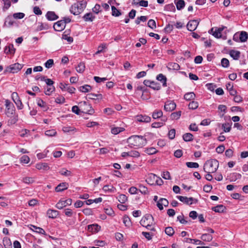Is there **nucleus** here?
Segmentation results:
<instances>
[{"instance_id":"f257e3e1","label":"nucleus","mask_w":248,"mask_h":248,"mask_svg":"<svg viewBox=\"0 0 248 248\" xmlns=\"http://www.w3.org/2000/svg\"><path fill=\"white\" fill-rule=\"evenodd\" d=\"M127 142L131 147L135 146L140 148L146 145L147 140L142 136L133 135L128 138Z\"/></svg>"},{"instance_id":"f03ea898","label":"nucleus","mask_w":248,"mask_h":248,"mask_svg":"<svg viewBox=\"0 0 248 248\" xmlns=\"http://www.w3.org/2000/svg\"><path fill=\"white\" fill-rule=\"evenodd\" d=\"M86 6L87 2L86 0L77 1L71 5L70 12L74 15H78L84 11Z\"/></svg>"},{"instance_id":"7ed1b4c3","label":"nucleus","mask_w":248,"mask_h":248,"mask_svg":"<svg viewBox=\"0 0 248 248\" xmlns=\"http://www.w3.org/2000/svg\"><path fill=\"white\" fill-rule=\"evenodd\" d=\"M218 165V161L216 159L207 160L204 164L203 170L206 173H214L217 170Z\"/></svg>"},{"instance_id":"20e7f679","label":"nucleus","mask_w":248,"mask_h":248,"mask_svg":"<svg viewBox=\"0 0 248 248\" xmlns=\"http://www.w3.org/2000/svg\"><path fill=\"white\" fill-rule=\"evenodd\" d=\"M79 107L83 113L92 114L94 112V110L92 108L91 106L85 101L79 103Z\"/></svg>"},{"instance_id":"39448f33","label":"nucleus","mask_w":248,"mask_h":248,"mask_svg":"<svg viewBox=\"0 0 248 248\" xmlns=\"http://www.w3.org/2000/svg\"><path fill=\"white\" fill-rule=\"evenodd\" d=\"M6 111L5 114L9 117H12L14 115L15 108L14 105L8 99L5 100Z\"/></svg>"},{"instance_id":"423d86ee","label":"nucleus","mask_w":248,"mask_h":248,"mask_svg":"<svg viewBox=\"0 0 248 248\" xmlns=\"http://www.w3.org/2000/svg\"><path fill=\"white\" fill-rule=\"evenodd\" d=\"M140 223L142 226H149V224H154V218L151 215L146 214L141 218Z\"/></svg>"},{"instance_id":"0eeeda50","label":"nucleus","mask_w":248,"mask_h":248,"mask_svg":"<svg viewBox=\"0 0 248 248\" xmlns=\"http://www.w3.org/2000/svg\"><path fill=\"white\" fill-rule=\"evenodd\" d=\"M177 198L179 199L181 202L183 203L191 205L193 203H196L198 202V200L192 197L188 198L187 197H184L182 196H177Z\"/></svg>"},{"instance_id":"6e6552de","label":"nucleus","mask_w":248,"mask_h":248,"mask_svg":"<svg viewBox=\"0 0 248 248\" xmlns=\"http://www.w3.org/2000/svg\"><path fill=\"white\" fill-rule=\"evenodd\" d=\"M226 28L225 26H222L220 28H212L209 31V32L212 34V35L217 38H219L221 37V32L223 30Z\"/></svg>"},{"instance_id":"1a4fd4ad","label":"nucleus","mask_w":248,"mask_h":248,"mask_svg":"<svg viewBox=\"0 0 248 248\" xmlns=\"http://www.w3.org/2000/svg\"><path fill=\"white\" fill-rule=\"evenodd\" d=\"M22 67L23 66L22 64L19 63H16L7 67L6 70V71L10 73H16L20 71L22 69Z\"/></svg>"},{"instance_id":"9d476101","label":"nucleus","mask_w":248,"mask_h":248,"mask_svg":"<svg viewBox=\"0 0 248 248\" xmlns=\"http://www.w3.org/2000/svg\"><path fill=\"white\" fill-rule=\"evenodd\" d=\"M72 201L71 199H68L65 200H60L56 204L55 207L58 209H62L67 205H70L72 204Z\"/></svg>"},{"instance_id":"9b49d317","label":"nucleus","mask_w":248,"mask_h":248,"mask_svg":"<svg viewBox=\"0 0 248 248\" xmlns=\"http://www.w3.org/2000/svg\"><path fill=\"white\" fill-rule=\"evenodd\" d=\"M176 105L175 103L172 101H167L164 106V110L166 111H171L176 108Z\"/></svg>"},{"instance_id":"f8f14e48","label":"nucleus","mask_w":248,"mask_h":248,"mask_svg":"<svg viewBox=\"0 0 248 248\" xmlns=\"http://www.w3.org/2000/svg\"><path fill=\"white\" fill-rule=\"evenodd\" d=\"M199 23V22L198 21V20H192L189 21L186 26L187 30L191 31H195Z\"/></svg>"},{"instance_id":"ddd939ff","label":"nucleus","mask_w":248,"mask_h":248,"mask_svg":"<svg viewBox=\"0 0 248 248\" xmlns=\"http://www.w3.org/2000/svg\"><path fill=\"white\" fill-rule=\"evenodd\" d=\"M59 87L62 90H66L70 93H75L76 89L73 87H71L68 84H64L60 83Z\"/></svg>"},{"instance_id":"4468645a","label":"nucleus","mask_w":248,"mask_h":248,"mask_svg":"<svg viewBox=\"0 0 248 248\" xmlns=\"http://www.w3.org/2000/svg\"><path fill=\"white\" fill-rule=\"evenodd\" d=\"M65 26H64V22L63 20H60L54 23L53 28L56 31H62Z\"/></svg>"},{"instance_id":"2eb2a0df","label":"nucleus","mask_w":248,"mask_h":248,"mask_svg":"<svg viewBox=\"0 0 248 248\" xmlns=\"http://www.w3.org/2000/svg\"><path fill=\"white\" fill-rule=\"evenodd\" d=\"M156 178L157 176L156 175L153 173H150L148 175L146 181L148 184L151 185H154L155 183Z\"/></svg>"},{"instance_id":"dca6fc26","label":"nucleus","mask_w":248,"mask_h":248,"mask_svg":"<svg viewBox=\"0 0 248 248\" xmlns=\"http://www.w3.org/2000/svg\"><path fill=\"white\" fill-rule=\"evenodd\" d=\"M16 51V49L14 47L13 44H9L8 46H6L4 48V52L5 53L14 54Z\"/></svg>"},{"instance_id":"f3484780","label":"nucleus","mask_w":248,"mask_h":248,"mask_svg":"<svg viewBox=\"0 0 248 248\" xmlns=\"http://www.w3.org/2000/svg\"><path fill=\"white\" fill-rule=\"evenodd\" d=\"M100 229V226L96 224H91L88 226V230L93 233L99 232Z\"/></svg>"},{"instance_id":"a211bd4d","label":"nucleus","mask_w":248,"mask_h":248,"mask_svg":"<svg viewBox=\"0 0 248 248\" xmlns=\"http://www.w3.org/2000/svg\"><path fill=\"white\" fill-rule=\"evenodd\" d=\"M68 184L64 182L60 183L59 185H58L55 187V190L56 192H61L62 191H63L64 190H65L68 188Z\"/></svg>"},{"instance_id":"6ab92c4d","label":"nucleus","mask_w":248,"mask_h":248,"mask_svg":"<svg viewBox=\"0 0 248 248\" xmlns=\"http://www.w3.org/2000/svg\"><path fill=\"white\" fill-rule=\"evenodd\" d=\"M46 18L50 21L55 20L57 19L59 17L56 15L54 12L48 11L46 14Z\"/></svg>"},{"instance_id":"aec40b11","label":"nucleus","mask_w":248,"mask_h":248,"mask_svg":"<svg viewBox=\"0 0 248 248\" xmlns=\"http://www.w3.org/2000/svg\"><path fill=\"white\" fill-rule=\"evenodd\" d=\"M46 214L49 218H55L59 215V212L55 210L48 209Z\"/></svg>"},{"instance_id":"412c9836","label":"nucleus","mask_w":248,"mask_h":248,"mask_svg":"<svg viewBox=\"0 0 248 248\" xmlns=\"http://www.w3.org/2000/svg\"><path fill=\"white\" fill-rule=\"evenodd\" d=\"M248 39V33L245 31H241L239 32V41L245 42Z\"/></svg>"},{"instance_id":"4be33fe9","label":"nucleus","mask_w":248,"mask_h":248,"mask_svg":"<svg viewBox=\"0 0 248 248\" xmlns=\"http://www.w3.org/2000/svg\"><path fill=\"white\" fill-rule=\"evenodd\" d=\"M174 3L178 10H181L185 6V2L184 0H174Z\"/></svg>"},{"instance_id":"5701e85b","label":"nucleus","mask_w":248,"mask_h":248,"mask_svg":"<svg viewBox=\"0 0 248 248\" xmlns=\"http://www.w3.org/2000/svg\"><path fill=\"white\" fill-rule=\"evenodd\" d=\"M156 79L162 83L164 87L167 86V78L162 74H159L156 77Z\"/></svg>"},{"instance_id":"b1692460","label":"nucleus","mask_w":248,"mask_h":248,"mask_svg":"<svg viewBox=\"0 0 248 248\" xmlns=\"http://www.w3.org/2000/svg\"><path fill=\"white\" fill-rule=\"evenodd\" d=\"M230 55L235 60L239 59L240 56V52L237 50H231L229 52Z\"/></svg>"},{"instance_id":"393cba45","label":"nucleus","mask_w":248,"mask_h":248,"mask_svg":"<svg viewBox=\"0 0 248 248\" xmlns=\"http://www.w3.org/2000/svg\"><path fill=\"white\" fill-rule=\"evenodd\" d=\"M151 117L146 115H140L137 116V120L140 122L149 123L151 121Z\"/></svg>"},{"instance_id":"a878e982","label":"nucleus","mask_w":248,"mask_h":248,"mask_svg":"<svg viewBox=\"0 0 248 248\" xmlns=\"http://www.w3.org/2000/svg\"><path fill=\"white\" fill-rule=\"evenodd\" d=\"M226 209V208L223 205H218L216 206L213 207L212 208V210L215 212L217 213H222Z\"/></svg>"},{"instance_id":"bb28decb","label":"nucleus","mask_w":248,"mask_h":248,"mask_svg":"<svg viewBox=\"0 0 248 248\" xmlns=\"http://www.w3.org/2000/svg\"><path fill=\"white\" fill-rule=\"evenodd\" d=\"M83 18L86 22H92L95 18V16H93L92 13H88L84 15L83 16Z\"/></svg>"},{"instance_id":"cd10ccee","label":"nucleus","mask_w":248,"mask_h":248,"mask_svg":"<svg viewBox=\"0 0 248 248\" xmlns=\"http://www.w3.org/2000/svg\"><path fill=\"white\" fill-rule=\"evenodd\" d=\"M92 88L89 85H84L83 86H81L79 88V90L80 92L82 93H88L91 91Z\"/></svg>"},{"instance_id":"c85d7f7f","label":"nucleus","mask_w":248,"mask_h":248,"mask_svg":"<svg viewBox=\"0 0 248 248\" xmlns=\"http://www.w3.org/2000/svg\"><path fill=\"white\" fill-rule=\"evenodd\" d=\"M201 238L204 241L210 242L213 239V236L211 234L208 233H204L202 234Z\"/></svg>"},{"instance_id":"c756f323","label":"nucleus","mask_w":248,"mask_h":248,"mask_svg":"<svg viewBox=\"0 0 248 248\" xmlns=\"http://www.w3.org/2000/svg\"><path fill=\"white\" fill-rule=\"evenodd\" d=\"M168 68L169 69L178 70L180 69V65L175 62H170L168 63Z\"/></svg>"},{"instance_id":"7c9ffc66","label":"nucleus","mask_w":248,"mask_h":248,"mask_svg":"<svg viewBox=\"0 0 248 248\" xmlns=\"http://www.w3.org/2000/svg\"><path fill=\"white\" fill-rule=\"evenodd\" d=\"M163 116V112L161 110H155L152 114V117L154 119L161 118Z\"/></svg>"},{"instance_id":"2f4dec72","label":"nucleus","mask_w":248,"mask_h":248,"mask_svg":"<svg viewBox=\"0 0 248 248\" xmlns=\"http://www.w3.org/2000/svg\"><path fill=\"white\" fill-rule=\"evenodd\" d=\"M123 223L126 227H130L132 225L130 218L126 215L123 217Z\"/></svg>"},{"instance_id":"473e14b6","label":"nucleus","mask_w":248,"mask_h":248,"mask_svg":"<svg viewBox=\"0 0 248 248\" xmlns=\"http://www.w3.org/2000/svg\"><path fill=\"white\" fill-rule=\"evenodd\" d=\"M36 168L38 170L43 169L45 170H47L49 169L48 165L47 163H46L37 164L36 165Z\"/></svg>"},{"instance_id":"72a5a7b5","label":"nucleus","mask_w":248,"mask_h":248,"mask_svg":"<svg viewBox=\"0 0 248 248\" xmlns=\"http://www.w3.org/2000/svg\"><path fill=\"white\" fill-rule=\"evenodd\" d=\"M3 244L5 248H11L12 243L10 239L8 237H4L3 239Z\"/></svg>"},{"instance_id":"f704fd0d","label":"nucleus","mask_w":248,"mask_h":248,"mask_svg":"<svg viewBox=\"0 0 248 248\" xmlns=\"http://www.w3.org/2000/svg\"><path fill=\"white\" fill-rule=\"evenodd\" d=\"M195 94L193 92L187 93L184 95V99L189 101L194 99L195 97Z\"/></svg>"},{"instance_id":"c9c22d12","label":"nucleus","mask_w":248,"mask_h":248,"mask_svg":"<svg viewBox=\"0 0 248 248\" xmlns=\"http://www.w3.org/2000/svg\"><path fill=\"white\" fill-rule=\"evenodd\" d=\"M39 25L38 26L36 31H41L44 30H47L49 28V26L47 24L44 23H39Z\"/></svg>"},{"instance_id":"e433bc0d","label":"nucleus","mask_w":248,"mask_h":248,"mask_svg":"<svg viewBox=\"0 0 248 248\" xmlns=\"http://www.w3.org/2000/svg\"><path fill=\"white\" fill-rule=\"evenodd\" d=\"M183 138L185 141H190L193 140V136L192 134L187 133L183 135Z\"/></svg>"},{"instance_id":"4c0bfd02","label":"nucleus","mask_w":248,"mask_h":248,"mask_svg":"<svg viewBox=\"0 0 248 248\" xmlns=\"http://www.w3.org/2000/svg\"><path fill=\"white\" fill-rule=\"evenodd\" d=\"M124 129L121 127H112L111 129V133L114 135H117L119 133L124 131Z\"/></svg>"},{"instance_id":"58836bf2","label":"nucleus","mask_w":248,"mask_h":248,"mask_svg":"<svg viewBox=\"0 0 248 248\" xmlns=\"http://www.w3.org/2000/svg\"><path fill=\"white\" fill-rule=\"evenodd\" d=\"M85 64L83 62H80L77 67H76V71L79 73H83L85 70Z\"/></svg>"},{"instance_id":"ea45409f","label":"nucleus","mask_w":248,"mask_h":248,"mask_svg":"<svg viewBox=\"0 0 248 248\" xmlns=\"http://www.w3.org/2000/svg\"><path fill=\"white\" fill-rule=\"evenodd\" d=\"M112 15L114 16H119L122 15L120 10L117 9L115 6H111Z\"/></svg>"},{"instance_id":"a19ab883","label":"nucleus","mask_w":248,"mask_h":248,"mask_svg":"<svg viewBox=\"0 0 248 248\" xmlns=\"http://www.w3.org/2000/svg\"><path fill=\"white\" fill-rule=\"evenodd\" d=\"M181 115V111H178L173 112L170 115V118L172 120H178Z\"/></svg>"},{"instance_id":"79ce46f5","label":"nucleus","mask_w":248,"mask_h":248,"mask_svg":"<svg viewBox=\"0 0 248 248\" xmlns=\"http://www.w3.org/2000/svg\"><path fill=\"white\" fill-rule=\"evenodd\" d=\"M87 97L90 99H94L95 97H97V99H101L102 95L101 94L89 93L87 95Z\"/></svg>"},{"instance_id":"37998d69","label":"nucleus","mask_w":248,"mask_h":248,"mask_svg":"<svg viewBox=\"0 0 248 248\" xmlns=\"http://www.w3.org/2000/svg\"><path fill=\"white\" fill-rule=\"evenodd\" d=\"M32 228H31V230L37 233H39L40 234H45V231L41 228L35 226L34 225L31 226Z\"/></svg>"},{"instance_id":"c03bdc74","label":"nucleus","mask_w":248,"mask_h":248,"mask_svg":"<svg viewBox=\"0 0 248 248\" xmlns=\"http://www.w3.org/2000/svg\"><path fill=\"white\" fill-rule=\"evenodd\" d=\"M103 190L105 192H114L115 188L112 186L105 185L103 186Z\"/></svg>"},{"instance_id":"a18cd8bd","label":"nucleus","mask_w":248,"mask_h":248,"mask_svg":"<svg viewBox=\"0 0 248 248\" xmlns=\"http://www.w3.org/2000/svg\"><path fill=\"white\" fill-rule=\"evenodd\" d=\"M22 181L25 184H30L33 183L34 182V179L33 177H26L23 178Z\"/></svg>"},{"instance_id":"49530a36","label":"nucleus","mask_w":248,"mask_h":248,"mask_svg":"<svg viewBox=\"0 0 248 248\" xmlns=\"http://www.w3.org/2000/svg\"><path fill=\"white\" fill-rule=\"evenodd\" d=\"M14 21L13 20V17L11 16H8L5 21V24H7L9 26H11L13 25Z\"/></svg>"},{"instance_id":"de8ad7c7","label":"nucleus","mask_w":248,"mask_h":248,"mask_svg":"<svg viewBox=\"0 0 248 248\" xmlns=\"http://www.w3.org/2000/svg\"><path fill=\"white\" fill-rule=\"evenodd\" d=\"M57 132L55 129H50L46 130L45 132V135L48 137H53L56 136Z\"/></svg>"},{"instance_id":"09e8293b","label":"nucleus","mask_w":248,"mask_h":248,"mask_svg":"<svg viewBox=\"0 0 248 248\" xmlns=\"http://www.w3.org/2000/svg\"><path fill=\"white\" fill-rule=\"evenodd\" d=\"M165 233L169 236H172L174 233L173 229L171 227H166L165 230Z\"/></svg>"},{"instance_id":"8fccbe9b","label":"nucleus","mask_w":248,"mask_h":248,"mask_svg":"<svg viewBox=\"0 0 248 248\" xmlns=\"http://www.w3.org/2000/svg\"><path fill=\"white\" fill-rule=\"evenodd\" d=\"M199 106L198 103L196 101H191L188 105V108L189 109H195L198 108Z\"/></svg>"},{"instance_id":"3c124183","label":"nucleus","mask_w":248,"mask_h":248,"mask_svg":"<svg viewBox=\"0 0 248 248\" xmlns=\"http://www.w3.org/2000/svg\"><path fill=\"white\" fill-rule=\"evenodd\" d=\"M118 200L121 203H124L127 201V197L124 194H121L118 196Z\"/></svg>"},{"instance_id":"603ef678","label":"nucleus","mask_w":248,"mask_h":248,"mask_svg":"<svg viewBox=\"0 0 248 248\" xmlns=\"http://www.w3.org/2000/svg\"><path fill=\"white\" fill-rule=\"evenodd\" d=\"M186 165L188 168H197L199 166V164L198 163L192 162H186Z\"/></svg>"},{"instance_id":"864d4df0","label":"nucleus","mask_w":248,"mask_h":248,"mask_svg":"<svg viewBox=\"0 0 248 248\" xmlns=\"http://www.w3.org/2000/svg\"><path fill=\"white\" fill-rule=\"evenodd\" d=\"M148 26L154 29L156 28V23L155 21L153 19H150L148 22Z\"/></svg>"},{"instance_id":"5fc2aeb1","label":"nucleus","mask_w":248,"mask_h":248,"mask_svg":"<svg viewBox=\"0 0 248 248\" xmlns=\"http://www.w3.org/2000/svg\"><path fill=\"white\" fill-rule=\"evenodd\" d=\"M221 65L225 68H227L229 66V61L226 58H223L221 61Z\"/></svg>"},{"instance_id":"6e6d98bb","label":"nucleus","mask_w":248,"mask_h":248,"mask_svg":"<svg viewBox=\"0 0 248 248\" xmlns=\"http://www.w3.org/2000/svg\"><path fill=\"white\" fill-rule=\"evenodd\" d=\"M165 8L168 11L174 12L175 11V7L172 3L166 5L165 7Z\"/></svg>"},{"instance_id":"4d7b16f0","label":"nucleus","mask_w":248,"mask_h":248,"mask_svg":"<svg viewBox=\"0 0 248 248\" xmlns=\"http://www.w3.org/2000/svg\"><path fill=\"white\" fill-rule=\"evenodd\" d=\"M54 64V61L52 59H49L45 63V66L47 68H51Z\"/></svg>"},{"instance_id":"13d9d810","label":"nucleus","mask_w":248,"mask_h":248,"mask_svg":"<svg viewBox=\"0 0 248 248\" xmlns=\"http://www.w3.org/2000/svg\"><path fill=\"white\" fill-rule=\"evenodd\" d=\"M64 212L65 215L68 217H72L74 214H76L71 209L68 208L65 209Z\"/></svg>"},{"instance_id":"bf43d9fd","label":"nucleus","mask_w":248,"mask_h":248,"mask_svg":"<svg viewBox=\"0 0 248 248\" xmlns=\"http://www.w3.org/2000/svg\"><path fill=\"white\" fill-rule=\"evenodd\" d=\"M60 173L61 175L68 176L71 175V172L70 171L68 170L65 169H62L60 171Z\"/></svg>"},{"instance_id":"052dcab7","label":"nucleus","mask_w":248,"mask_h":248,"mask_svg":"<svg viewBox=\"0 0 248 248\" xmlns=\"http://www.w3.org/2000/svg\"><path fill=\"white\" fill-rule=\"evenodd\" d=\"M151 85L150 86V88L153 89L154 90H159L160 89V86L159 84H158L156 82H155V81H152Z\"/></svg>"},{"instance_id":"680f3d73","label":"nucleus","mask_w":248,"mask_h":248,"mask_svg":"<svg viewBox=\"0 0 248 248\" xmlns=\"http://www.w3.org/2000/svg\"><path fill=\"white\" fill-rule=\"evenodd\" d=\"M55 87L53 86H49L47 87L46 90L45 92V93L46 95H49L51 93L55 91Z\"/></svg>"},{"instance_id":"e2e57ef3","label":"nucleus","mask_w":248,"mask_h":248,"mask_svg":"<svg viewBox=\"0 0 248 248\" xmlns=\"http://www.w3.org/2000/svg\"><path fill=\"white\" fill-rule=\"evenodd\" d=\"M14 102L16 104L17 108L19 109H21L23 108V105L19 98L15 100Z\"/></svg>"},{"instance_id":"0e129e2a","label":"nucleus","mask_w":248,"mask_h":248,"mask_svg":"<svg viewBox=\"0 0 248 248\" xmlns=\"http://www.w3.org/2000/svg\"><path fill=\"white\" fill-rule=\"evenodd\" d=\"M25 16V14L23 13H16L13 15V17L16 19H22Z\"/></svg>"},{"instance_id":"69168bd1","label":"nucleus","mask_w":248,"mask_h":248,"mask_svg":"<svg viewBox=\"0 0 248 248\" xmlns=\"http://www.w3.org/2000/svg\"><path fill=\"white\" fill-rule=\"evenodd\" d=\"M157 152V150L154 147H151L149 148H148L146 150V153L149 155H153L155 153H156Z\"/></svg>"},{"instance_id":"338daca9","label":"nucleus","mask_w":248,"mask_h":248,"mask_svg":"<svg viewBox=\"0 0 248 248\" xmlns=\"http://www.w3.org/2000/svg\"><path fill=\"white\" fill-rule=\"evenodd\" d=\"M30 159L28 156L24 155L20 158V161L22 163L27 164L29 162Z\"/></svg>"},{"instance_id":"774afa93","label":"nucleus","mask_w":248,"mask_h":248,"mask_svg":"<svg viewBox=\"0 0 248 248\" xmlns=\"http://www.w3.org/2000/svg\"><path fill=\"white\" fill-rule=\"evenodd\" d=\"M175 130L174 129H170L168 133V136L171 140H173L175 138Z\"/></svg>"}]
</instances>
